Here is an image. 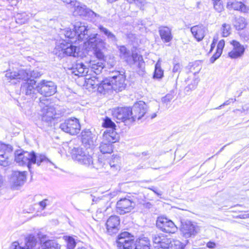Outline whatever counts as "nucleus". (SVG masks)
Here are the masks:
<instances>
[{
  "mask_svg": "<svg viewBox=\"0 0 249 249\" xmlns=\"http://www.w3.org/2000/svg\"><path fill=\"white\" fill-rule=\"evenodd\" d=\"M206 246L209 249H213L216 247V244L213 242L209 241L207 243Z\"/></svg>",
  "mask_w": 249,
  "mask_h": 249,
  "instance_id": "nucleus-63",
  "label": "nucleus"
},
{
  "mask_svg": "<svg viewBox=\"0 0 249 249\" xmlns=\"http://www.w3.org/2000/svg\"><path fill=\"white\" fill-rule=\"evenodd\" d=\"M62 42L59 46L64 56L76 57L78 55L79 48L70 43L64 44Z\"/></svg>",
  "mask_w": 249,
  "mask_h": 249,
  "instance_id": "nucleus-19",
  "label": "nucleus"
},
{
  "mask_svg": "<svg viewBox=\"0 0 249 249\" xmlns=\"http://www.w3.org/2000/svg\"><path fill=\"white\" fill-rule=\"evenodd\" d=\"M72 157L79 163L87 166L90 165L92 161V157L89 153L84 151L81 147H74L71 150Z\"/></svg>",
  "mask_w": 249,
  "mask_h": 249,
  "instance_id": "nucleus-8",
  "label": "nucleus"
},
{
  "mask_svg": "<svg viewBox=\"0 0 249 249\" xmlns=\"http://www.w3.org/2000/svg\"><path fill=\"white\" fill-rule=\"evenodd\" d=\"M48 201V199H44L43 200L39 202V204L40 206L42 208V209H44L47 205V201Z\"/></svg>",
  "mask_w": 249,
  "mask_h": 249,
  "instance_id": "nucleus-64",
  "label": "nucleus"
},
{
  "mask_svg": "<svg viewBox=\"0 0 249 249\" xmlns=\"http://www.w3.org/2000/svg\"><path fill=\"white\" fill-rule=\"evenodd\" d=\"M222 36L227 37L230 34L231 26L229 24L224 23L222 25Z\"/></svg>",
  "mask_w": 249,
  "mask_h": 249,
  "instance_id": "nucleus-48",
  "label": "nucleus"
},
{
  "mask_svg": "<svg viewBox=\"0 0 249 249\" xmlns=\"http://www.w3.org/2000/svg\"><path fill=\"white\" fill-rule=\"evenodd\" d=\"M84 40H86L84 42L86 45L92 49L101 48L103 46V42L97 34H88V37H85Z\"/></svg>",
  "mask_w": 249,
  "mask_h": 249,
  "instance_id": "nucleus-18",
  "label": "nucleus"
},
{
  "mask_svg": "<svg viewBox=\"0 0 249 249\" xmlns=\"http://www.w3.org/2000/svg\"><path fill=\"white\" fill-rule=\"evenodd\" d=\"M30 16L26 13L17 14V23L22 24L26 23Z\"/></svg>",
  "mask_w": 249,
  "mask_h": 249,
  "instance_id": "nucleus-40",
  "label": "nucleus"
},
{
  "mask_svg": "<svg viewBox=\"0 0 249 249\" xmlns=\"http://www.w3.org/2000/svg\"><path fill=\"white\" fill-rule=\"evenodd\" d=\"M72 73L78 76L87 75L89 72L88 68L83 63H77L72 68Z\"/></svg>",
  "mask_w": 249,
  "mask_h": 249,
  "instance_id": "nucleus-28",
  "label": "nucleus"
},
{
  "mask_svg": "<svg viewBox=\"0 0 249 249\" xmlns=\"http://www.w3.org/2000/svg\"><path fill=\"white\" fill-rule=\"evenodd\" d=\"M100 32L103 33L107 37L111 33L110 31H109L107 29L104 27L102 25H100L98 27Z\"/></svg>",
  "mask_w": 249,
  "mask_h": 249,
  "instance_id": "nucleus-55",
  "label": "nucleus"
},
{
  "mask_svg": "<svg viewBox=\"0 0 249 249\" xmlns=\"http://www.w3.org/2000/svg\"><path fill=\"white\" fill-rule=\"evenodd\" d=\"M91 71L95 74H100L105 67L104 60H90L89 64Z\"/></svg>",
  "mask_w": 249,
  "mask_h": 249,
  "instance_id": "nucleus-27",
  "label": "nucleus"
},
{
  "mask_svg": "<svg viewBox=\"0 0 249 249\" xmlns=\"http://www.w3.org/2000/svg\"><path fill=\"white\" fill-rule=\"evenodd\" d=\"M222 52L216 50V53L210 58V61L213 63L221 55Z\"/></svg>",
  "mask_w": 249,
  "mask_h": 249,
  "instance_id": "nucleus-53",
  "label": "nucleus"
},
{
  "mask_svg": "<svg viewBox=\"0 0 249 249\" xmlns=\"http://www.w3.org/2000/svg\"><path fill=\"white\" fill-rule=\"evenodd\" d=\"M118 139V135L114 129L105 131L103 135V141L113 143Z\"/></svg>",
  "mask_w": 249,
  "mask_h": 249,
  "instance_id": "nucleus-26",
  "label": "nucleus"
},
{
  "mask_svg": "<svg viewBox=\"0 0 249 249\" xmlns=\"http://www.w3.org/2000/svg\"><path fill=\"white\" fill-rule=\"evenodd\" d=\"M12 150V146L0 142V165L3 166L8 165L7 157L5 156L6 152H10Z\"/></svg>",
  "mask_w": 249,
  "mask_h": 249,
  "instance_id": "nucleus-23",
  "label": "nucleus"
},
{
  "mask_svg": "<svg viewBox=\"0 0 249 249\" xmlns=\"http://www.w3.org/2000/svg\"><path fill=\"white\" fill-rule=\"evenodd\" d=\"M134 243V237L126 231L120 234L116 240L118 249H132Z\"/></svg>",
  "mask_w": 249,
  "mask_h": 249,
  "instance_id": "nucleus-10",
  "label": "nucleus"
},
{
  "mask_svg": "<svg viewBox=\"0 0 249 249\" xmlns=\"http://www.w3.org/2000/svg\"><path fill=\"white\" fill-rule=\"evenodd\" d=\"M135 205L134 202L124 198L119 200L116 204L117 212L120 214L129 213Z\"/></svg>",
  "mask_w": 249,
  "mask_h": 249,
  "instance_id": "nucleus-13",
  "label": "nucleus"
},
{
  "mask_svg": "<svg viewBox=\"0 0 249 249\" xmlns=\"http://www.w3.org/2000/svg\"><path fill=\"white\" fill-rule=\"evenodd\" d=\"M231 44L233 46V49L229 53V57L231 58H237L241 56L245 52L244 47L236 40H232Z\"/></svg>",
  "mask_w": 249,
  "mask_h": 249,
  "instance_id": "nucleus-21",
  "label": "nucleus"
},
{
  "mask_svg": "<svg viewBox=\"0 0 249 249\" xmlns=\"http://www.w3.org/2000/svg\"><path fill=\"white\" fill-rule=\"evenodd\" d=\"M162 234V233H155L152 235V240L155 249H157V246L160 245V240H161Z\"/></svg>",
  "mask_w": 249,
  "mask_h": 249,
  "instance_id": "nucleus-47",
  "label": "nucleus"
},
{
  "mask_svg": "<svg viewBox=\"0 0 249 249\" xmlns=\"http://www.w3.org/2000/svg\"><path fill=\"white\" fill-rule=\"evenodd\" d=\"M81 139L85 147L92 148L96 142L97 136L89 130H85L81 133Z\"/></svg>",
  "mask_w": 249,
  "mask_h": 249,
  "instance_id": "nucleus-14",
  "label": "nucleus"
},
{
  "mask_svg": "<svg viewBox=\"0 0 249 249\" xmlns=\"http://www.w3.org/2000/svg\"><path fill=\"white\" fill-rule=\"evenodd\" d=\"M42 249H60L61 246L55 240H48L41 244Z\"/></svg>",
  "mask_w": 249,
  "mask_h": 249,
  "instance_id": "nucleus-31",
  "label": "nucleus"
},
{
  "mask_svg": "<svg viewBox=\"0 0 249 249\" xmlns=\"http://www.w3.org/2000/svg\"><path fill=\"white\" fill-rule=\"evenodd\" d=\"M163 76V71L161 68V63L160 60L155 65L153 75L154 78L161 79Z\"/></svg>",
  "mask_w": 249,
  "mask_h": 249,
  "instance_id": "nucleus-37",
  "label": "nucleus"
},
{
  "mask_svg": "<svg viewBox=\"0 0 249 249\" xmlns=\"http://www.w3.org/2000/svg\"><path fill=\"white\" fill-rule=\"evenodd\" d=\"M16 79V71H11V70H8L6 71L5 75V81L7 82H11L12 80H13V82L12 83H16L15 82V80Z\"/></svg>",
  "mask_w": 249,
  "mask_h": 249,
  "instance_id": "nucleus-41",
  "label": "nucleus"
},
{
  "mask_svg": "<svg viewBox=\"0 0 249 249\" xmlns=\"http://www.w3.org/2000/svg\"><path fill=\"white\" fill-rule=\"evenodd\" d=\"M161 240H160L159 246H157V249H170L172 246H170L171 244V238H168L166 236L162 234Z\"/></svg>",
  "mask_w": 249,
  "mask_h": 249,
  "instance_id": "nucleus-32",
  "label": "nucleus"
},
{
  "mask_svg": "<svg viewBox=\"0 0 249 249\" xmlns=\"http://www.w3.org/2000/svg\"><path fill=\"white\" fill-rule=\"evenodd\" d=\"M56 111L53 107L46 105L42 107L40 110L41 117L40 127L46 129L51 126Z\"/></svg>",
  "mask_w": 249,
  "mask_h": 249,
  "instance_id": "nucleus-5",
  "label": "nucleus"
},
{
  "mask_svg": "<svg viewBox=\"0 0 249 249\" xmlns=\"http://www.w3.org/2000/svg\"><path fill=\"white\" fill-rule=\"evenodd\" d=\"M74 5L73 14L75 16H79L84 18H90L91 21H95L101 18V17L95 13L84 4L77 1Z\"/></svg>",
  "mask_w": 249,
  "mask_h": 249,
  "instance_id": "nucleus-4",
  "label": "nucleus"
},
{
  "mask_svg": "<svg viewBox=\"0 0 249 249\" xmlns=\"http://www.w3.org/2000/svg\"><path fill=\"white\" fill-rule=\"evenodd\" d=\"M175 95V92L173 90L171 91L169 93L167 94L164 97L161 98V101L167 106L168 103L173 99Z\"/></svg>",
  "mask_w": 249,
  "mask_h": 249,
  "instance_id": "nucleus-43",
  "label": "nucleus"
},
{
  "mask_svg": "<svg viewBox=\"0 0 249 249\" xmlns=\"http://www.w3.org/2000/svg\"><path fill=\"white\" fill-rule=\"evenodd\" d=\"M100 48H95L94 50V53L95 56L98 58L97 60H103L104 54L100 49Z\"/></svg>",
  "mask_w": 249,
  "mask_h": 249,
  "instance_id": "nucleus-50",
  "label": "nucleus"
},
{
  "mask_svg": "<svg viewBox=\"0 0 249 249\" xmlns=\"http://www.w3.org/2000/svg\"><path fill=\"white\" fill-rule=\"evenodd\" d=\"M120 218L116 215L110 216L107 221L106 228L107 232L109 235L117 233L119 230Z\"/></svg>",
  "mask_w": 249,
  "mask_h": 249,
  "instance_id": "nucleus-16",
  "label": "nucleus"
},
{
  "mask_svg": "<svg viewBox=\"0 0 249 249\" xmlns=\"http://www.w3.org/2000/svg\"><path fill=\"white\" fill-rule=\"evenodd\" d=\"M148 189L152 191L155 194H156L158 196L161 197L162 193L161 191L158 192L157 188L154 186H151L150 187L148 188Z\"/></svg>",
  "mask_w": 249,
  "mask_h": 249,
  "instance_id": "nucleus-61",
  "label": "nucleus"
},
{
  "mask_svg": "<svg viewBox=\"0 0 249 249\" xmlns=\"http://www.w3.org/2000/svg\"><path fill=\"white\" fill-rule=\"evenodd\" d=\"M131 57L134 63L137 62H139L140 63V62L143 60L142 56L138 54L137 53H133L131 55Z\"/></svg>",
  "mask_w": 249,
  "mask_h": 249,
  "instance_id": "nucleus-52",
  "label": "nucleus"
},
{
  "mask_svg": "<svg viewBox=\"0 0 249 249\" xmlns=\"http://www.w3.org/2000/svg\"><path fill=\"white\" fill-rule=\"evenodd\" d=\"M54 164L43 154H38L32 151L28 152L25 151H21V150L17 149V163L19 165H26L31 172L32 164H36L40 166L41 163Z\"/></svg>",
  "mask_w": 249,
  "mask_h": 249,
  "instance_id": "nucleus-1",
  "label": "nucleus"
},
{
  "mask_svg": "<svg viewBox=\"0 0 249 249\" xmlns=\"http://www.w3.org/2000/svg\"><path fill=\"white\" fill-rule=\"evenodd\" d=\"M67 249H73L76 245L75 240L71 237H67Z\"/></svg>",
  "mask_w": 249,
  "mask_h": 249,
  "instance_id": "nucleus-49",
  "label": "nucleus"
},
{
  "mask_svg": "<svg viewBox=\"0 0 249 249\" xmlns=\"http://www.w3.org/2000/svg\"><path fill=\"white\" fill-rule=\"evenodd\" d=\"M247 24L246 19L242 17L235 18L233 21V25L236 30L243 29Z\"/></svg>",
  "mask_w": 249,
  "mask_h": 249,
  "instance_id": "nucleus-33",
  "label": "nucleus"
},
{
  "mask_svg": "<svg viewBox=\"0 0 249 249\" xmlns=\"http://www.w3.org/2000/svg\"><path fill=\"white\" fill-rule=\"evenodd\" d=\"M64 35L66 37L69 39H76V33L75 32L74 28L72 30L71 29H66L64 31Z\"/></svg>",
  "mask_w": 249,
  "mask_h": 249,
  "instance_id": "nucleus-46",
  "label": "nucleus"
},
{
  "mask_svg": "<svg viewBox=\"0 0 249 249\" xmlns=\"http://www.w3.org/2000/svg\"><path fill=\"white\" fill-rule=\"evenodd\" d=\"M60 128L64 132L71 135L78 134L81 128L79 120L75 118L67 119L60 125Z\"/></svg>",
  "mask_w": 249,
  "mask_h": 249,
  "instance_id": "nucleus-7",
  "label": "nucleus"
},
{
  "mask_svg": "<svg viewBox=\"0 0 249 249\" xmlns=\"http://www.w3.org/2000/svg\"><path fill=\"white\" fill-rule=\"evenodd\" d=\"M37 91L45 96H50L56 92V85L51 81L42 80L36 86Z\"/></svg>",
  "mask_w": 249,
  "mask_h": 249,
  "instance_id": "nucleus-9",
  "label": "nucleus"
},
{
  "mask_svg": "<svg viewBox=\"0 0 249 249\" xmlns=\"http://www.w3.org/2000/svg\"><path fill=\"white\" fill-rule=\"evenodd\" d=\"M37 239L36 237L30 234L25 238V246L21 247L17 241V249H35L37 245Z\"/></svg>",
  "mask_w": 249,
  "mask_h": 249,
  "instance_id": "nucleus-24",
  "label": "nucleus"
},
{
  "mask_svg": "<svg viewBox=\"0 0 249 249\" xmlns=\"http://www.w3.org/2000/svg\"><path fill=\"white\" fill-rule=\"evenodd\" d=\"M119 50L121 58L127 61L128 58L130 57L129 50H128L124 46H119Z\"/></svg>",
  "mask_w": 249,
  "mask_h": 249,
  "instance_id": "nucleus-38",
  "label": "nucleus"
},
{
  "mask_svg": "<svg viewBox=\"0 0 249 249\" xmlns=\"http://www.w3.org/2000/svg\"><path fill=\"white\" fill-rule=\"evenodd\" d=\"M107 37L109 40V41L114 44L116 43L117 41V37H116L115 35L112 32Z\"/></svg>",
  "mask_w": 249,
  "mask_h": 249,
  "instance_id": "nucleus-57",
  "label": "nucleus"
},
{
  "mask_svg": "<svg viewBox=\"0 0 249 249\" xmlns=\"http://www.w3.org/2000/svg\"><path fill=\"white\" fill-rule=\"evenodd\" d=\"M227 8L229 9L240 11L244 13L247 12L248 10V8L243 3L238 1H235L231 4L228 2Z\"/></svg>",
  "mask_w": 249,
  "mask_h": 249,
  "instance_id": "nucleus-30",
  "label": "nucleus"
},
{
  "mask_svg": "<svg viewBox=\"0 0 249 249\" xmlns=\"http://www.w3.org/2000/svg\"><path fill=\"white\" fill-rule=\"evenodd\" d=\"M198 227L190 221L181 222L180 229L182 235L185 238L194 237L198 232Z\"/></svg>",
  "mask_w": 249,
  "mask_h": 249,
  "instance_id": "nucleus-12",
  "label": "nucleus"
},
{
  "mask_svg": "<svg viewBox=\"0 0 249 249\" xmlns=\"http://www.w3.org/2000/svg\"><path fill=\"white\" fill-rule=\"evenodd\" d=\"M22 79L24 82L27 81L30 79L29 78V71L23 69H21L18 71V72L17 73V80Z\"/></svg>",
  "mask_w": 249,
  "mask_h": 249,
  "instance_id": "nucleus-39",
  "label": "nucleus"
},
{
  "mask_svg": "<svg viewBox=\"0 0 249 249\" xmlns=\"http://www.w3.org/2000/svg\"><path fill=\"white\" fill-rule=\"evenodd\" d=\"M207 31V28L203 24L195 25L191 28V32L193 36L198 42L204 38Z\"/></svg>",
  "mask_w": 249,
  "mask_h": 249,
  "instance_id": "nucleus-20",
  "label": "nucleus"
},
{
  "mask_svg": "<svg viewBox=\"0 0 249 249\" xmlns=\"http://www.w3.org/2000/svg\"><path fill=\"white\" fill-rule=\"evenodd\" d=\"M157 227L161 231L166 233H175L177 227L171 220L163 216H159L156 221Z\"/></svg>",
  "mask_w": 249,
  "mask_h": 249,
  "instance_id": "nucleus-11",
  "label": "nucleus"
},
{
  "mask_svg": "<svg viewBox=\"0 0 249 249\" xmlns=\"http://www.w3.org/2000/svg\"><path fill=\"white\" fill-rule=\"evenodd\" d=\"M134 3H135L140 9H142V7L144 6L146 2L145 0H135Z\"/></svg>",
  "mask_w": 249,
  "mask_h": 249,
  "instance_id": "nucleus-56",
  "label": "nucleus"
},
{
  "mask_svg": "<svg viewBox=\"0 0 249 249\" xmlns=\"http://www.w3.org/2000/svg\"><path fill=\"white\" fill-rule=\"evenodd\" d=\"M134 249H150V240L147 237L139 238L134 244Z\"/></svg>",
  "mask_w": 249,
  "mask_h": 249,
  "instance_id": "nucleus-29",
  "label": "nucleus"
},
{
  "mask_svg": "<svg viewBox=\"0 0 249 249\" xmlns=\"http://www.w3.org/2000/svg\"><path fill=\"white\" fill-rule=\"evenodd\" d=\"M36 81L34 79H29L27 81L23 82L21 85L20 91L22 93L27 96H30L32 98L35 97L36 90L35 88Z\"/></svg>",
  "mask_w": 249,
  "mask_h": 249,
  "instance_id": "nucleus-15",
  "label": "nucleus"
},
{
  "mask_svg": "<svg viewBox=\"0 0 249 249\" xmlns=\"http://www.w3.org/2000/svg\"><path fill=\"white\" fill-rule=\"evenodd\" d=\"M63 3L66 4H70L71 6H73L75 5V3L77 1L76 0H61Z\"/></svg>",
  "mask_w": 249,
  "mask_h": 249,
  "instance_id": "nucleus-62",
  "label": "nucleus"
},
{
  "mask_svg": "<svg viewBox=\"0 0 249 249\" xmlns=\"http://www.w3.org/2000/svg\"><path fill=\"white\" fill-rule=\"evenodd\" d=\"M125 76L119 71H112L110 76L101 82L99 89L100 92H108L111 90L116 91L124 89L126 84Z\"/></svg>",
  "mask_w": 249,
  "mask_h": 249,
  "instance_id": "nucleus-2",
  "label": "nucleus"
},
{
  "mask_svg": "<svg viewBox=\"0 0 249 249\" xmlns=\"http://www.w3.org/2000/svg\"><path fill=\"white\" fill-rule=\"evenodd\" d=\"M29 71V78L31 79V78H37L39 77L42 73L39 71L37 70H34L32 71Z\"/></svg>",
  "mask_w": 249,
  "mask_h": 249,
  "instance_id": "nucleus-51",
  "label": "nucleus"
},
{
  "mask_svg": "<svg viewBox=\"0 0 249 249\" xmlns=\"http://www.w3.org/2000/svg\"><path fill=\"white\" fill-rule=\"evenodd\" d=\"M112 115L116 119L117 123L124 122L127 125L133 122L130 107L114 108L112 111Z\"/></svg>",
  "mask_w": 249,
  "mask_h": 249,
  "instance_id": "nucleus-6",
  "label": "nucleus"
},
{
  "mask_svg": "<svg viewBox=\"0 0 249 249\" xmlns=\"http://www.w3.org/2000/svg\"><path fill=\"white\" fill-rule=\"evenodd\" d=\"M120 157L117 155L113 156L109 161L107 162L106 166L105 167V170L110 168L111 172H116L120 170Z\"/></svg>",
  "mask_w": 249,
  "mask_h": 249,
  "instance_id": "nucleus-25",
  "label": "nucleus"
},
{
  "mask_svg": "<svg viewBox=\"0 0 249 249\" xmlns=\"http://www.w3.org/2000/svg\"><path fill=\"white\" fill-rule=\"evenodd\" d=\"M102 125L104 127H108L110 128V129H115L116 125L114 122L108 117H106V118L103 120Z\"/></svg>",
  "mask_w": 249,
  "mask_h": 249,
  "instance_id": "nucleus-42",
  "label": "nucleus"
},
{
  "mask_svg": "<svg viewBox=\"0 0 249 249\" xmlns=\"http://www.w3.org/2000/svg\"><path fill=\"white\" fill-rule=\"evenodd\" d=\"M214 8L218 12H220L223 9V6L221 4V1L213 2Z\"/></svg>",
  "mask_w": 249,
  "mask_h": 249,
  "instance_id": "nucleus-54",
  "label": "nucleus"
},
{
  "mask_svg": "<svg viewBox=\"0 0 249 249\" xmlns=\"http://www.w3.org/2000/svg\"><path fill=\"white\" fill-rule=\"evenodd\" d=\"M170 246H172L171 249H183L185 246L178 240H174L171 239Z\"/></svg>",
  "mask_w": 249,
  "mask_h": 249,
  "instance_id": "nucleus-45",
  "label": "nucleus"
},
{
  "mask_svg": "<svg viewBox=\"0 0 249 249\" xmlns=\"http://www.w3.org/2000/svg\"><path fill=\"white\" fill-rule=\"evenodd\" d=\"M86 79L87 84L90 85L92 87L98 86L99 87V86L101 84L100 81L98 80V78L96 77H91L87 78ZM98 89L99 90V88H98Z\"/></svg>",
  "mask_w": 249,
  "mask_h": 249,
  "instance_id": "nucleus-44",
  "label": "nucleus"
},
{
  "mask_svg": "<svg viewBox=\"0 0 249 249\" xmlns=\"http://www.w3.org/2000/svg\"><path fill=\"white\" fill-rule=\"evenodd\" d=\"M73 28L76 33V39L84 40L85 37H88L89 31L84 23L77 22L73 25Z\"/></svg>",
  "mask_w": 249,
  "mask_h": 249,
  "instance_id": "nucleus-17",
  "label": "nucleus"
},
{
  "mask_svg": "<svg viewBox=\"0 0 249 249\" xmlns=\"http://www.w3.org/2000/svg\"><path fill=\"white\" fill-rule=\"evenodd\" d=\"M224 46H225V41L224 40L222 39V40H220L219 42H218L216 50L222 52V51L224 47Z\"/></svg>",
  "mask_w": 249,
  "mask_h": 249,
  "instance_id": "nucleus-58",
  "label": "nucleus"
},
{
  "mask_svg": "<svg viewBox=\"0 0 249 249\" xmlns=\"http://www.w3.org/2000/svg\"><path fill=\"white\" fill-rule=\"evenodd\" d=\"M160 38L164 43L170 42L173 38L172 29L166 26H160L158 28Z\"/></svg>",
  "mask_w": 249,
  "mask_h": 249,
  "instance_id": "nucleus-22",
  "label": "nucleus"
},
{
  "mask_svg": "<svg viewBox=\"0 0 249 249\" xmlns=\"http://www.w3.org/2000/svg\"><path fill=\"white\" fill-rule=\"evenodd\" d=\"M27 172L18 171V175H17V190L18 186H22L26 180Z\"/></svg>",
  "mask_w": 249,
  "mask_h": 249,
  "instance_id": "nucleus-36",
  "label": "nucleus"
},
{
  "mask_svg": "<svg viewBox=\"0 0 249 249\" xmlns=\"http://www.w3.org/2000/svg\"><path fill=\"white\" fill-rule=\"evenodd\" d=\"M100 150L103 154L111 153L113 151L112 143L102 141L99 146Z\"/></svg>",
  "mask_w": 249,
  "mask_h": 249,
  "instance_id": "nucleus-35",
  "label": "nucleus"
},
{
  "mask_svg": "<svg viewBox=\"0 0 249 249\" xmlns=\"http://www.w3.org/2000/svg\"><path fill=\"white\" fill-rule=\"evenodd\" d=\"M180 70L181 67L180 64L179 63H176L174 65L172 71L173 73L179 72L180 71Z\"/></svg>",
  "mask_w": 249,
  "mask_h": 249,
  "instance_id": "nucleus-60",
  "label": "nucleus"
},
{
  "mask_svg": "<svg viewBox=\"0 0 249 249\" xmlns=\"http://www.w3.org/2000/svg\"><path fill=\"white\" fill-rule=\"evenodd\" d=\"M106 165L107 163L101 158H99L95 161L92 159V161L91 162L89 167L90 168H95L96 170H101L103 169H105V167L106 166Z\"/></svg>",
  "mask_w": 249,
  "mask_h": 249,
  "instance_id": "nucleus-34",
  "label": "nucleus"
},
{
  "mask_svg": "<svg viewBox=\"0 0 249 249\" xmlns=\"http://www.w3.org/2000/svg\"><path fill=\"white\" fill-rule=\"evenodd\" d=\"M236 101V99H230L229 100H227L225 101L223 104L220 105V106L216 108V109H220L222 107L229 105L231 102H234Z\"/></svg>",
  "mask_w": 249,
  "mask_h": 249,
  "instance_id": "nucleus-59",
  "label": "nucleus"
},
{
  "mask_svg": "<svg viewBox=\"0 0 249 249\" xmlns=\"http://www.w3.org/2000/svg\"><path fill=\"white\" fill-rule=\"evenodd\" d=\"M131 108L132 118L133 122L136 119L140 120L144 117V119L150 118L153 119L157 116L156 113L151 114L148 109V106L143 101H140L135 103Z\"/></svg>",
  "mask_w": 249,
  "mask_h": 249,
  "instance_id": "nucleus-3",
  "label": "nucleus"
}]
</instances>
